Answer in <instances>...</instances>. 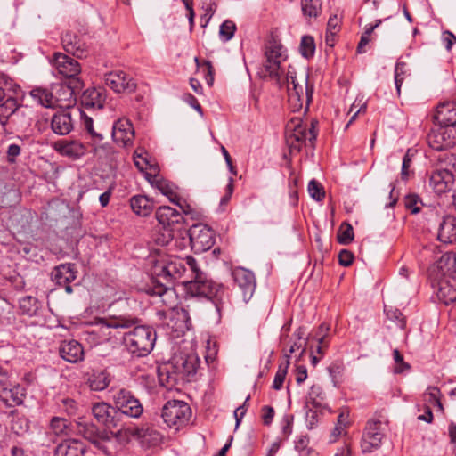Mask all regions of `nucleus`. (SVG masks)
<instances>
[{
	"instance_id": "nucleus-1",
	"label": "nucleus",
	"mask_w": 456,
	"mask_h": 456,
	"mask_svg": "<svg viewBox=\"0 0 456 456\" xmlns=\"http://www.w3.org/2000/svg\"><path fill=\"white\" fill-rule=\"evenodd\" d=\"M186 265L194 276L191 281H181L187 294L192 297H207L220 314L230 303L228 290L222 284L208 279L192 256H187L185 259L176 257L159 259L152 267V273L157 277V282L173 284L183 277L186 271Z\"/></svg>"
},
{
	"instance_id": "nucleus-2",
	"label": "nucleus",
	"mask_w": 456,
	"mask_h": 456,
	"mask_svg": "<svg viewBox=\"0 0 456 456\" xmlns=\"http://www.w3.org/2000/svg\"><path fill=\"white\" fill-rule=\"evenodd\" d=\"M156 338V332L151 328L137 326L125 334L124 344L133 355L142 357L151 352Z\"/></svg>"
},
{
	"instance_id": "nucleus-3",
	"label": "nucleus",
	"mask_w": 456,
	"mask_h": 456,
	"mask_svg": "<svg viewBox=\"0 0 456 456\" xmlns=\"http://www.w3.org/2000/svg\"><path fill=\"white\" fill-rule=\"evenodd\" d=\"M315 122L308 126L298 117L291 118L286 126V141L291 151H299L306 141L315 140Z\"/></svg>"
},
{
	"instance_id": "nucleus-4",
	"label": "nucleus",
	"mask_w": 456,
	"mask_h": 456,
	"mask_svg": "<svg viewBox=\"0 0 456 456\" xmlns=\"http://www.w3.org/2000/svg\"><path fill=\"white\" fill-rule=\"evenodd\" d=\"M200 365V360L195 354H179L173 356L169 365L165 368L167 379L190 380L195 376Z\"/></svg>"
},
{
	"instance_id": "nucleus-5",
	"label": "nucleus",
	"mask_w": 456,
	"mask_h": 456,
	"mask_svg": "<svg viewBox=\"0 0 456 456\" xmlns=\"http://www.w3.org/2000/svg\"><path fill=\"white\" fill-rule=\"evenodd\" d=\"M444 162L446 167L436 168L429 177V186L436 194L450 192V188L454 183L452 172L456 173V155H446Z\"/></svg>"
},
{
	"instance_id": "nucleus-6",
	"label": "nucleus",
	"mask_w": 456,
	"mask_h": 456,
	"mask_svg": "<svg viewBox=\"0 0 456 456\" xmlns=\"http://www.w3.org/2000/svg\"><path fill=\"white\" fill-rule=\"evenodd\" d=\"M81 124L89 136V144L93 153L100 159L109 158L113 153L111 144L104 141L102 132L96 131L94 127V120L85 111L80 110Z\"/></svg>"
},
{
	"instance_id": "nucleus-7",
	"label": "nucleus",
	"mask_w": 456,
	"mask_h": 456,
	"mask_svg": "<svg viewBox=\"0 0 456 456\" xmlns=\"http://www.w3.org/2000/svg\"><path fill=\"white\" fill-rule=\"evenodd\" d=\"M161 416L167 426L179 429L190 421L191 410L187 403L172 400L163 406Z\"/></svg>"
},
{
	"instance_id": "nucleus-8",
	"label": "nucleus",
	"mask_w": 456,
	"mask_h": 456,
	"mask_svg": "<svg viewBox=\"0 0 456 456\" xmlns=\"http://www.w3.org/2000/svg\"><path fill=\"white\" fill-rule=\"evenodd\" d=\"M50 63L58 76L63 78H69L71 83L80 85L81 81L78 78L81 73V66L77 61L72 57L56 52L53 54Z\"/></svg>"
},
{
	"instance_id": "nucleus-9",
	"label": "nucleus",
	"mask_w": 456,
	"mask_h": 456,
	"mask_svg": "<svg viewBox=\"0 0 456 456\" xmlns=\"http://www.w3.org/2000/svg\"><path fill=\"white\" fill-rule=\"evenodd\" d=\"M112 401L116 411L130 418L138 419L143 408L140 401L133 393L126 388H119L112 395Z\"/></svg>"
},
{
	"instance_id": "nucleus-10",
	"label": "nucleus",
	"mask_w": 456,
	"mask_h": 456,
	"mask_svg": "<svg viewBox=\"0 0 456 456\" xmlns=\"http://www.w3.org/2000/svg\"><path fill=\"white\" fill-rule=\"evenodd\" d=\"M28 109L20 105L17 100L13 97L6 98L0 103V118L1 125L4 126L7 121L11 123H19V118H24V120L20 124L21 127H28L30 126L31 118L28 115Z\"/></svg>"
},
{
	"instance_id": "nucleus-11",
	"label": "nucleus",
	"mask_w": 456,
	"mask_h": 456,
	"mask_svg": "<svg viewBox=\"0 0 456 456\" xmlns=\"http://www.w3.org/2000/svg\"><path fill=\"white\" fill-rule=\"evenodd\" d=\"M285 53L281 44L275 41L268 44L265 50V61L261 71L263 77H278L280 76V65L287 57Z\"/></svg>"
},
{
	"instance_id": "nucleus-12",
	"label": "nucleus",
	"mask_w": 456,
	"mask_h": 456,
	"mask_svg": "<svg viewBox=\"0 0 456 456\" xmlns=\"http://www.w3.org/2000/svg\"><path fill=\"white\" fill-rule=\"evenodd\" d=\"M385 437V425L380 420H369L364 429L361 449L363 453H370L379 449Z\"/></svg>"
},
{
	"instance_id": "nucleus-13",
	"label": "nucleus",
	"mask_w": 456,
	"mask_h": 456,
	"mask_svg": "<svg viewBox=\"0 0 456 456\" xmlns=\"http://www.w3.org/2000/svg\"><path fill=\"white\" fill-rule=\"evenodd\" d=\"M191 249L196 253H203L212 248L215 243L214 232L205 224L192 225L189 232Z\"/></svg>"
},
{
	"instance_id": "nucleus-14",
	"label": "nucleus",
	"mask_w": 456,
	"mask_h": 456,
	"mask_svg": "<svg viewBox=\"0 0 456 456\" xmlns=\"http://www.w3.org/2000/svg\"><path fill=\"white\" fill-rule=\"evenodd\" d=\"M112 434L115 439L121 444H127L132 438L144 441L148 436L152 437L155 442L161 440L160 434L158 431L148 427H137L135 425L122 426Z\"/></svg>"
},
{
	"instance_id": "nucleus-15",
	"label": "nucleus",
	"mask_w": 456,
	"mask_h": 456,
	"mask_svg": "<svg viewBox=\"0 0 456 456\" xmlns=\"http://www.w3.org/2000/svg\"><path fill=\"white\" fill-rule=\"evenodd\" d=\"M428 145L436 151H444L456 144V126L433 128L427 136Z\"/></svg>"
},
{
	"instance_id": "nucleus-16",
	"label": "nucleus",
	"mask_w": 456,
	"mask_h": 456,
	"mask_svg": "<svg viewBox=\"0 0 456 456\" xmlns=\"http://www.w3.org/2000/svg\"><path fill=\"white\" fill-rule=\"evenodd\" d=\"M157 314L160 320L166 318L168 314L169 322H167V325L172 329L175 337L183 335L191 327L189 313L183 308H177L169 313L159 311Z\"/></svg>"
},
{
	"instance_id": "nucleus-17",
	"label": "nucleus",
	"mask_w": 456,
	"mask_h": 456,
	"mask_svg": "<svg viewBox=\"0 0 456 456\" xmlns=\"http://www.w3.org/2000/svg\"><path fill=\"white\" fill-rule=\"evenodd\" d=\"M232 278L241 293L242 300L248 303L252 298L256 290L255 274L248 269L238 267L232 271Z\"/></svg>"
},
{
	"instance_id": "nucleus-18",
	"label": "nucleus",
	"mask_w": 456,
	"mask_h": 456,
	"mask_svg": "<svg viewBox=\"0 0 456 456\" xmlns=\"http://www.w3.org/2000/svg\"><path fill=\"white\" fill-rule=\"evenodd\" d=\"M81 86L75 84L74 86L66 83L53 84V95L54 108L68 109L76 103L75 89Z\"/></svg>"
},
{
	"instance_id": "nucleus-19",
	"label": "nucleus",
	"mask_w": 456,
	"mask_h": 456,
	"mask_svg": "<svg viewBox=\"0 0 456 456\" xmlns=\"http://www.w3.org/2000/svg\"><path fill=\"white\" fill-rule=\"evenodd\" d=\"M105 85L115 93H133L136 89V83L124 71H111L105 75Z\"/></svg>"
},
{
	"instance_id": "nucleus-20",
	"label": "nucleus",
	"mask_w": 456,
	"mask_h": 456,
	"mask_svg": "<svg viewBox=\"0 0 456 456\" xmlns=\"http://www.w3.org/2000/svg\"><path fill=\"white\" fill-rule=\"evenodd\" d=\"M156 219L164 229L175 231L182 227L184 218L176 209L169 206L158 208L155 213Z\"/></svg>"
},
{
	"instance_id": "nucleus-21",
	"label": "nucleus",
	"mask_w": 456,
	"mask_h": 456,
	"mask_svg": "<svg viewBox=\"0 0 456 456\" xmlns=\"http://www.w3.org/2000/svg\"><path fill=\"white\" fill-rule=\"evenodd\" d=\"M288 94L297 92V95H305V100L310 102L313 95V86L307 84L308 75L301 74L297 77L294 70H289L286 77Z\"/></svg>"
},
{
	"instance_id": "nucleus-22",
	"label": "nucleus",
	"mask_w": 456,
	"mask_h": 456,
	"mask_svg": "<svg viewBox=\"0 0 456 456\" xmlns=\"http://www.w3.org/2000/svg\"><path fill=\"white\" fill-rule=\"evenodd\" d=\"M112 138L116 143L124 147L132 145L134 138V130L131 121L127 118H119L112 127Z\"/></svg>"
},
{
	"instance_id": "nucleus-23",
	"label": "nucleus",
	"mask_w": 456,
	"mask_h": 456,
	"mask_svg": "<svg viewBox=\"0 0 456 456\" xmlns=\"http://www.w3.org/2000/svg\"><path fill=\"white\" fill-rule=\"evenodd\" d=\"M77 269L74 264H61L56 266L52 272V280L59 286H63L68 294L73 289L69 285L77 278Z\"/></svg>"
},
{
	"instance_id": "nucleus-24",
	"label": "nucleus",
	"mask_w": 456,
	"mask_h": 456,
	"mask_svg": "<svg viewBox=\"0 0 456 456\" xmlns=\"http://www.w3.org/2000/svg\"><path fill=\"white\" fill-rule=\"evenodd\" d=\"M91 411L98 423L110 428L117 426L113 413L115 407L105 402H97L92 404Z\"/></svg>"
},
{
	"instance_id": "nucleus-25",
	"label": "nucleus",
	"mask_w": 456,
	"mask_h": 456,
	"mask_svg": "<svg viewBox=\"0 0 456 456\" xmlns=\"http://www.w3.org/2000/svg\"><path fill=\"white\" fill-rule=\"evenodd\" d=\"M153 288L149 289L148 293L153 296H158L161 303L168 308V313L176 310L175 305L177 297L175 289L172 288L173 284L165 282H157Z\"/></svg>"
},
{
	"instance_id": "nucleus-26",
	"label": "nucleus",
	"mask_w": 456,
	"mask_h": 456,
	"mask_svg": "<svg viewBox=\"0 0 456 456\" xmlns=\"http://www.w3.org/2000/svg\"><path fill=\"white\" fill-rule=\"evenodd\" d=\"M61 44L63 49L67 53H71L77 58H82L87 53V45L86 42L74 32H65L61 37Z\"/></svg>"
},
{
	"instance_id": "nucleus-27",
	"label": "nucleus",
	"mask_w": 456,
	"mask_h": 456,
	"mask_svg": "<svg viewBox=\"0 0 456 456\" xmlns=\"http://www.w3.org/2000/svg\"><path fill=\"white\" fill-rule=\"evenodd\" d=\"M54 149L61 156L67 157L73 160L82 158L87 151V148L84 143L75 140L59 141L55 142Z\"/></svg>"
},
{
	"instance_id": "nucleus-28",
	"label": "nucleus",
	"mask_w": 456,
	"mask_h": 456,
	"mask_svg": "<svg viewBox=\"0 0 456 456\" xmlns=\"http://www.w3.org/2000/svg\"><path fill=\"white\" fill-rule=\"evenodd\" d=\"M146 179L153 187L159 191L161 194L166 196L170 202H175L177 195V188L173 183L164 179L158 173H146Z\"/></svg>"
},
{
	"instance_id": "nucleus-29",
	"label": "nucleus",
	"mask_w": 456,
	"mask_h": 456,
	"mask_svg": "<svg viewBox=\"0 0 456 456\" xmlns=\"http://www.w3.org/2000/svg\"><path fill=\"white\" fill-rule=\"evenodd\" d=\"M435 119L440 126H456V102H447L438 105Z\"/></svg>"
},
{
	"instance_id": "nucleus-30",
	"label": "nucleus",
	"mask_w": 456,
	"mask_h": 456,
	"mask_svg": "<svg viewBox=\"0 0 456 456\" xmlns=\"http://www.w3.org/2000/svg\"><path fill=\"white\" fill-rule=\"evenodd\" d=\"M106 92L103 88H88L81 97V103L86 109L101 110L106 102Z\"/></svg>"
},
{
	"instance_id": "nucleus-31",
	"label": "nucleus",
	"mask_w": 456,
	"mask_h": 456,
	"mask_svg": "<svg viewBox=\"0 0 456 456\" xmlns=\"http://www.w3.org/2000/svg\"><path fill=\"white\" fill-rule=\"evenodd\" d=\"M437 240L444 244L456 241V216H446L442 218L437 228Z\"/></svg>"
},
{
	"instance_id": "nucleus-32",
	"label": "nucleus",
	"mask_w": 456,
	"mask_h": 456,
	"mask_svg": "<svg viewBox=\"0 0 456 456\" xmlns=\"http://www.w3.org/2000/svg\"><path fill=\"white\" fill-rule=\"evenodd\" d=\"M25 396V389L20 385H15L10 388L6 387L0 388V401H2L6 407L21 405Z\"/></svg>"
},
{
	"instance_id": "nucleus-33",
	"label": "nucleus",
	"mask_w": 456,
	"mask_h": 456,
	"mask_svg": "<svg viewBox=\"0 0 456 456\" xmlns=\"http://www.w3.org/2000/svg\"><path fill=\"white\" fill-rule=\"evenodd\" d=\"M60 354L69 362H78L84 360V349L76 340L63 341L60 346Z\"/></svg>"
},
{
	"instance_id": "nucleus-34",
	"label": "nucleus",
	"mask_w": 456,
	"mask_h": 456,
	"mask_svg": "<svg viewBox=\"0 0 456 456\" xmlns=\"http://www.w3.org/2000/svg\"><path fill=\"white\" fill-rule=\"evenodd\" d=\"M110 381V374L105 370H93L86 375V383L93 391H103Z\"/></svg>"
},
{
	"instance_id": "nucleus-35",
	"label": "nucleus",
	"mask_w": 456,
	"mask_h": 456,
	"mask_svg": "<svg viewBox=\"0 0 456 456\" xmlns=\"http://www.w3.org/2000/svg\"><path fill=\"white\" fill-rule=\"evenodd\" d=\"M86 445L77 439L64 440L57 445L54 450V456H84Z\"/></svg>"
},
{
	"instance_id": "nucleus-36",
	"label": "nucleus",
	"mask_w": 456,
	"mask_h": 456,
	"mask_svg": "<svg viewBox=\"0 0 456 456\" xmlns=\"http://www.w3.org/2000/svg\"><path fill=\"white\" fill-rule=\"evenodd\" d=\"M51 127L53 133L59 135H66L73 129L71 114L67 111L55 113L51 120Z\"/></svg>"
},
{
	"instance_id": "nucleus-37",
	"label": "nucleus",
	"mask_w": 456,
	"mask_h": 456,
	"mask_svg": "<svg viewBox=\"0 0 456 456\" xmlns=\"http://www.w3.org/2000/svg\"><path fill=\"white\" fill-rule=\"evenodd\" d=\"M132 210L138 216H148L154 208L153 201L144 195H135L130 200Z\"/></svg>"
},
{
	"instance_id": "nucleus-38",
	"label": "nucleus",
	"mask_w": 456,
	"mask_h": 456,
	"mask_svg": "<svg viewBox=\"0 0 456 456\" xmlns=\"http://www.w3.org/2000/svg\"><path fill=\"white\" fill-rule=\"evenodd\" d=\"M31 98L45 108H54L53 87H35L29 92Z\"/></svg>"
},
{
	"instance_id": "nucleus-39",
	"label": "nucleus",
	"mask_w": 456,
	"mask_h": 456,
	"mask_svg": "<svg viewBox=\"0 0 456 456\" xmlns=\"http://www.w3.org/2000/svg\"><path fill=\"white\" fill-rule=\"evenodd\" d=\"M134 162L136 167L146 173H159L158 167L148 159V153L143 149H136L134 152Z\"/></svg>"
},
{
	"instance_id": "nucleus-40",
	"label": "nucleus",
	"mask_w": 456,
	"mask_h": 456,
	"mask_svg": "<svg viewBox=\"0 0 456 456\" xmlns=\"http://www.w3.org/2000/svg\"><path fill=\"white\" fill-rule=\"evenodd\" d=\"M437 298L444 305L456 302V286L450 284L443 280L438 284Z\"/></svg>"
},
{
	"instance_id": "nucleus-41",
	"label": "nucleus",
	"mask_w": 456,
	"mask_h": 456,
	"mask_svg": "<svg viewBox=\"0 0 456 456\" xmlns=\"http://www.w3.org/2000/svg\"><path fill=\"white\" fill-rule=\"evenodd\" d=\"M329 331L330 327L327 324L322 323L319 326L318 331L314 338L316 340L317 345L315 346V349H313V351H314V354L320 355L321 357L324 355L325 351L329 346Z\"/></svg>"
},
{
	"instance_id": "nucleus-42",
	"label": "nucleus",
	"mask_w": 456,
	"mask_h": 456,
	"mask_svg": "<svg viewBox=\"0 0 456 456\" xmlns=\"http://www.w3.org/2000/svg\"><path fill=\"white\" fill-rule=\"evenodd\" d=\"M131 322L125 319H101L94 325L93 330H110V329L127 328L131 325Z\"/></svg>"
},
{
	"instance_id": "nucleus-43",
	"label": "nucleus",
	"mask_w": 456,
	"mask_h": 456,
	"mask_svg": "<svg viewBox=\"0 0 456 456\" xmlns=\"http://www.w3.org/2000/svg\"><path fill=\"white\" fill-rule=\"evenodd\" d=\"M307 403L311 404L314 408H324L326 406L325 403V394L319 385H313L310 387L308 395H307Z\"/></svg>"
},
{
	"instance_id": "nucleus-44",
	"label": "nucleus",
	"mask_w": 456,
	"mask_h": 456,
	"mask_svg": "<svg viewBox=\"0 0 456 456\" xmlns=\"http://www.w3.org/2000/svg\"><path fill=\"white\" fill-rule=\"evenodd\" d=\"M436 267L440 270L441 274L445 276L456 270V256L452 253L444 254L436 262Z\"/></svg>"
},
{
	"instance_id": "nucleus-45",
	"label": "nucleus",
	"mask_w": 456,
	"mask_h": 456,
	"mask_svg": "<svg viewBox=\"0 0 456 456\" xmlns=\"http://www.w3.org/2000/svg\"><path fill=\"white\" fill-rule=\"evenodd\" d=\"M441 392L436 387H428L426 392L423 394V398L426 403H428L429 407L434 406L438 411H443V404L441 403Z\"/></svg>"
},
{
	"instance_id": "nucleus-46",
	"label": "nucleus",
	"mask_w": 456,
	"mask_h": 456,
	"mask_svg": "<svg viewBox=\"0 0 456 456\" xmlns=\"http://www.w3.org/2000/svg\"><path fill=\"white\" fill-rule=\"evenodd\" d=\"M301 8L306 19L317 18L321 13L319 0H301Z\"/></svg>"
},
{
	"instance_id": "nucleus-47",
	"label": "nucleus",
	"mask_w": 456,
	"mask_h": 456,
	"mask_svg": "<svg viewBox=\"0 0 456 456\" xmlns=\"http://www.w3.org/2000/svg\"><path fill=\"white\" fill-rule=\"evenodd\" d=\"M410 75L408 66L403 61H397L395 67V84L397 94H401V87L405 78Z\"/></svg>"
},
{
	"instance_id": "nucleus-48",
	"label": "nucleus",
	"mask_w": 456,
	"mask_h": 456,
	"mask_svg": "<svg viewBox=\"0 0 456 456\" xmlns=\"http://www.w3.org/2000/svg\"><path fill=\"white\" fill-rule=\"evenodd\" d=\"M49 428L56 436H67L69 430V421L61 417L52 418Z\"/></svg>"
},
{
	"instance_id": "nucleus-49",
	"label": "nucleus",
	"mask_w": 456,
	"mask_h": 456,
	"mask_svg": "<svg viewBox=\"0 0 456 456\" xmlns=\"http://www.w3.org/2000/svg\"><path fill=\"white\" fill-rule=\"evenodd\" d=\"M287 359L284 361V362H281L279 365V368L276 371L273 383V388L275 390H280L282 387L283 382L285 380L288 368L289 366V356L286 355Z\"/></svg>"
},
{
	"instance_id": "nucleus-50",
	"label": "nucleus",
	"mask_w": 456,
	"mask_h": 456,
	"mask_svg": "<svg viewBox=\"0 0 456 456\" xmlns=\"http://www.w3.org/2000/svg\"><path fill=\"white\" fill-rule=\"evenodd\" d=\"M299 50L301 54L308 59L314 56L315 52V43L311 36H304L301 38Z\"/></svg>"
},
{
	"instance_id": "nucleus-51",
	"label": "nucleus",
	"mask_w": 456,
	"mask_h": 456,
	"mask_svg": "<svg viewBox=\"0 0 456 456\" xmlns=\"http://www.w3.org/2000/svg\"><path fill=\"white\" fill-rule=\"evenodd\" d=\"M20 309L23 314L34 315L37 309V299L30 296L23 297L20 299Z\"/></svg>"
},
{
	"instance_id": "nucleus-52",
	"label": "nucleus",
	"mask_w": 456,
	"mask_h": 456,
	"mask_svg": "<svg viewBox=\"0 0 456 456\" xmlns=\"http://www.w3.org/2000/svg\"><path fill=\"white\" fill-rule=\"evenodd\" d=\"M354 240V231L351 224L343 223L338 232V240L340 244L347 245Z\"/></svg>"
},
{
	"instance_id": "nucleus-53",
	"label": "nucleus",
	"mask_w": 456,
	"mask_h": 456,
	"mask_svg": "<svg viewBox=\"0 0 456 456\" xmlns=\"http://www.w3.org/2000/svg\"><path fill=\"white\" fill-rule=\"evenodd\" d=\"M289 106L293 112L300 111L305 103L308 106L309 102L305 100V95H297V92L288 94ZM307 107H305L306 109Z\"/></svg>"
},
{
	"instance_id": "nucleus-54",
	"label": "nucleus",
	"mask_w": 456,
	"mask_h": 456,
	"mask_svg": "<svg viewBox=\"0 0 456 456\" xmlns=\"http://www.w3.org/2000/svg\"><path fill=\"white\" fill-rule=\"evenodd\" d=\"M236 30V26L233 21L232 20H225L224 21L219 28V36L220 38L224 42H227L230 39L232 38L234 32Z\"/></svg>"
},
{
	"instance_id": "nucleus-55",
	"label": "nucleus",
	"mask_w": 456,
	"mask_h": 456,
	"mask_svg": "<svg viewBox=\"0 0 456 456\" xmlns=\"http://www.w3.org/2000/svg\"><path fill=\"white\" fill-rule=\"evenodd\" d=\"M60 409L64 411L68 415H75L78 409V403L72 398L62 397L58 402Z\"/></svg>"
},
{
	"instance_id": "nucleus-56",
	"label": "nucleus",
	"mask_w": 456,
	"mask_h": 456,
	"mask_svg": "<svg viewBox=\"0 0 456 456\" xmlns=\"http://www.w3.org/2000/svg\"><path fill=\"white\" fill-rule=\"evenodd\" d=\"M404 206L412 214H417L420 211L422 201L416 194H409L404 198Z\"/></svg>"
},
{
	"instance_id": "nucleus-57",
	"label": "nucleus",
	"mask_w": 456,
	"mask_h": 456,
	"mask_svg": "<svg viewBox=\"0 0 456 456\" xmlns=\"http://www.w3.org/2000/svg\"><path fill=\"white\" fill-rule=\"evenodd\" d=\"M393 359L395 363V366L394 368L395 373L401 374V373H403L404 371L410 370V368H411L410 364L403 361V357L398 349H395L393 351Z\"/></svg>"
},
{
	"instance_id": "nucleus-58",
	"label": "nucleus",
	"mask_w": 456,
	"mask_h": 456,
	"mask_svg": "<svg viewBox=\"0 0 456 456\" xmlns=\"http://www.w3.org/2000/svg\"><path fill=\"white\" fill-rule=\"evenodd\" d=\"M308 192H309L310 196L317 201L322 200L325 196L322 186L315 180H311L309 182Z\"/></svg>"
},
{
	"instance_id": "nucleus-59",
	"label": "nucleus",
	"mask_w": 456,
	"mask_h": 456,
	"mask_svg": "<svg viewBox=\"0 0 456 456\" xmlns=\"http://www.w3.org/2000/svg\"><path fill=\"white\" fill-rule=\"evenodd\" d=\"M294 335L297 338V339L290 346L289 353L293 354V353L298 351L299 349H302V353H304L305 352L304 346H305V343L303 339V337L305 335L304 329L298 328L295 331Z\"/></svg>"
},
{
	"instance_id": "nucleus-60",
	"label": "nucleus",
	"mask_w": 456,
	"mask_h": 456,
	"mask_svg": "<svg viewBox=\"0 0 456 456\" xmlns=\"http://www.w3.org/2000/svg\"><path fill=\"white\" fill-rule=\"evenodd\" d=\"M293 419L294 418L292 415L286 414L281 421V433L285 438L289 437L292 432Z\"/></svg>"
},
{
	"instance_id": "nucleus-61",
	"label": "nucleus",
	"mask_w": 456,
	"mask_h": 456,
	"mask_svg": "<svg viewBox=\"0 0 456 456\" xmlns=\"http://www.w3.org/2000/svg\"><path fill=\"white\" fill-rule=\"evenodd\" d=\"M387 315L389 319L396 321L398 326L401 329H404V327L406 325V322L403 316V314L399 310H397V309L388 310L387 312Z\"/></svg>"
},
{
	"instance_id": "nucleus-62",
	"label": "nucleus",
	"mask_w": 456,
	"mask_h": 456,
	"mask_svg": "<svg viewBox=\"0 0 456 456\" xmlns=\"http://www.w3.org/2000/svg\"><path fill=\"white\" fill-rule=\"evenodd\" d=\"M354 261V255L346 249H343L338 254V262L343 266H349Z\"/></svg>"
},
{
	"instance_id": "nucleus-63",
	"label": "nucleus",
	"mask_w": 456,
	"mask_h": 456,
	"mask_svg": "<svg viewBox=\"0 0 456 456\" xmlns=\"http://www.w3.org/2000/svg\"><path fill=\"white\" fill-rule=\"evenodd\" d=\"M442 41L447 51H451L452 45L456 42V37L449 30H445L442 34Z\"/></svg>"
},
{
	"instance_id": "nucleus-64",
	"label": "nucleus",
	"mask_w": 456,
	"mask_h": 456,
	"mask_svg": "<svg viewBox=\"0 0 456 456\" xmlns=\"http://www.w3.org/2000/svg\"><path fill=\"white\" fill-rule=\"evenodd\" d=\"M262 419L265 425H270L274 417V410L273 407L265 405L262 408Z\"/></svg>"
}]
</instances>
